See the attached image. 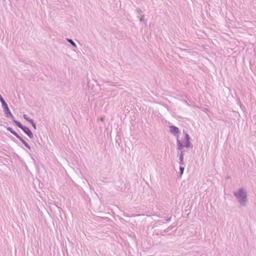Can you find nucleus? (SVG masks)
Segmentation results:
<instances>
[{"label": "nucleus", "instance_id": "17", "mask_svg": "<svg viewBox=\"0 0 256 256\" xmlns=\"http://www.w3.org/2000/svg\"><path fill=\"white\" fill-rule=\"evenodd\" d=\"M32 126L34 128V130L36 129V123L34 122L32 124Z\"/></svg>", "mask_w": 256, "mask_h": 256}, {"label": "nucleus", "instance_id": "11", "mask_svg": "<svg viewBox=\"0 0 256 256\" xmlns=\"http://www.w3.org/2000/svg\"><path fill=\"white\" fill-rule=\"evenodd\" d=\"M179 170H180V176H181L184 174V167L180 166Z\"/></svg>", "mask_w": 256, "mask_h": 256}, {"label": "nucleus", "instance_id": "12", "mask_svg": "<svg viewBox=\"0 0 256 256\" xmlns=\"http://www.w3.org/2000/svg\"><path fill=\"white\" fill-rule=\"evenodd\" d=\"M0 101L2 103V105L6 103L0 94Z\"/></svg>", "mask_w": 256, "mask_h": 256}, {"label": "nucleus", "instance_id": "10", "mask_svg": "<svg viewBox=\"0 0 256 256\" xmlns=\"http://www.w3.org/2000/svg\"><path fill=\"white\" fill-rule=\"evenodd\" d=\"M170 227H168V228H167L166 229H165V230H160L159 231V232L160 234H162L163 233H164V232H168L169 229H170Z\"/></svg>", "mask_w": 256, "mask_h": 256}, {"label": "nucleus", "instance_id": "6", "mask_svg": "<svg viewBox=\"0 0 256 256\" xmlns=\"http://www.w3.org/2000/svg\"><path fill=\"white\" fill-rule=\"evenodd\" d=\"M170 132V133L173 134L177 138L179 137V134L180 133V130L178 127H176L175 126H169Z\"/></svg>", "mask_w": 256, "mask_h": 256}, {"label": "nucleus", "instance_id": "16", "mask_svg": "<svg viewBox=\"0 0 256 256\" xmlns=\"http://www.w3.org/2000/svg\"><path fill=\"white\" fill-rule=\"evenodd\" d=\"M27 122H28L31 124L34 122V120L30 118Z\"/></svg>", "mask_w": 256, "mask_h": 256}, {"label": "nucleus", "instance_id": "19", "mask_svg": "<svg viewBox=\"0 0 256 256\" xmlns=\"http://www.w3.org/2000/svg\"><path fill=\"white\" fill-rule=\"evenodd\" d=\"M30 154V157H31L32 159L34 160H34V155H33V154Z\"/></svg>", "mask_w": 256, "mask_h": 256}, {"label": "nucleus", "instance_id": "13", "mask_svg": "<svg viewBox=\"0 0 256 256\" xmlns=\"http://www.w3.org/2000/svg\"><path fill=\"white\" fill-rule=\"evenodd\" d=\"M138 17L139 18L140 22H144V15H141L140 17L139 16H138Z\"/></svg>", "mask_w": 256, "mask_h": 256}, {"label": "nucleus", "instance_id": "8", "mask_svg": "<svg viewBox=\"0 0 256 256\" xmlns=\"http://www.w3.org/2000/svg\"><path fill=\"white\" fill-rule=\"evenodd\" d=\"M184 150H182L180 154L179 160H180V165H183L184 164Z\"/></svg>", "mask_w": 256, "mask_h": 256}, {"label": "nucleus", "instance_id": "2", "mask_svg": "<svg viewBox=\"0 0 256 256\" xmlns=\"http://www.w3.org/2000/svg\"><path fill=\"white\" fill-rule=\"evenodd\" d=\"M14 122L20 128L22 131L30 138H34V134L30 130L27 126L22 125L21 122L18 120H14Z\"/></svg>", "mask_w": 256, "mask_h": 256}, {"label": "nucleus", "instance_id": "15", "mask_svg": "<svg viewBox=\"0 0 256 256\" xmlns=\"http://www.w3.org/2000/svg\"><path fill=\"white\" fill-rule=\"evenodd\" d=\"M24 119L28 121V120L30 118V117H28V115H26V114H24Z\"/></svg>", "mask_w": 256, "mask_h": 256}, {"label": "nucleus", "instance_id": "1", "mask_svg": "<svg viewBox=\"0 0 256 256\" xmlns=\"http://www.w3.org/2000/svg\"><path fill=\"white\" fill-rule=\"evenodd\" d=\"M234 195L241 206H244L246 205L247 194L242 188H240L238 192H234Z\"/></svg>", "mask_w": 256, "mask_h": 256}, {"label": "nucleus", "instance_id": "7", "mask_svg": "<svg viewBox=\"0 0 256 256\" xmlns=\"http://www.w3.org/2000/svg\"><path fill=\"white\" fill-rule=\"evenodd\" d=\"M176 144H177V149L180 150H182V148L185 147V144H183L181 141L177 138L176 139Z\"/></svg>", "mask_w": 256, "mask_h": 256}, {"label": "nucleus", "instance_id": "9", "mask_svg": "<svg viewBox=\"0 0 256 256\" xmlns=\"http://www.w3.org/2000/svg\"><path fill=\"white\" fill-rule=\"evenodd\" d=\"M67 41L70 43L72 46H73L74 48L76 47V43L70 38H66Z\"/></svg>", "mask_w": 256, "mask_h": 256}, {"label": "nucleus", "instance_id": "18", "mask_svg": "<svg viewBox=\"0 0 256 256\" xmlns=\"http://www.w3.org/2000/svg\"><path fill=\"white\" fill-rule=\"evenodd\" d=\"M166 222H170L171 220V217L166 218Z\"/></svg>", "mask_w": 256, "mask_h": 256}, {"label": "nucleus", "instance_id": "14", "mask_svg": "<svg viewBox=\"0 0 256 256\" xmlns=\"http://www.w3.org/2000/svg\"><path fill=\"white\" fill-rule=\"evenodd\" d=\"M136 11H137V13L140 15H141V14L142 13V10L140 8L137 9Z\"/></svg>", "mask_w": 256, "mask_h": 256}, {"label": "nucleus", "instance_id": "4", "mask_svg": "<svg viewBox=\"0 0 256 256\" xmlns=\"http://www.w3.org/2000/svg\"><path fill=\"white\" fill-rule=\"evenodd\" d=\"M2 108H3L4 112L5 114V116L6 118H10L12 119V122H14V120H16L14 119V117L11 112L8 106L6 103L2 105Z\"/></svg>", "mask_w": 256, "mask_h": 256}, {"label": "nucleus", "instance_id": "5", "mask_svg": "<svg viewBox=\"0 0 256 256\" xmlns=\"http://www.w3.org/2000/svg\"><path fill=\"white\" fill-rule=\"evenodd\" d=\"M183 133L184 135V140L185 142V147L186 148H192V144L190 141V138L186 131L184 130Z\"/></svg>", "mask_w": 256, "mask_h": 256}, {"label": "nucleus", "instance_id": "3", "mask_svg": "<svg viewBox=\"0 0 256 256\" xmlns=\"http://www.w3.org/2000/svg\"><path fill=\"white\" fill-rule=\"evenodd\" d=\"M6 130L10 132L12 134L16 136L21 142L24 144V146L28 149H30V147L28 144L21 136H20L16 131H14L12 128L10 126L6 127Z\"/></svg>", "mask_w": 256, "mask_h": 256}]
</instances>
